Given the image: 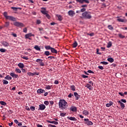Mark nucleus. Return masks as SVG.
I'll return each instance as SVG.
<instances>
[{
	"label": "nucleus",
	"instance_id": "obj_1",
	"mask_svg": "<svg viewBox=\"0 0 127 127\" xmlns=\"http://www.w3.org/2000/svg\"><path fill=\"white\" fill-rule=\"evenodd\" d=\"M68 106L67 103L64 99H60L59 102V107L61 110H65Z\"/></svg>",
	"mask_w": 127,
	"mask_h": 127
},
{
	"label": "nucleus",
	"instance_id": "obj_2",
	"mask_svg": "<svg viewBox=\"0 0 127 127\" xmlns=\"http://www.w3.org/2000/svg\"><path fill=\"white\" fill-rule=\"evenodd\" d=\"M82 15L84 18H86V19H91L92 18L91 12L85 11L82 13Z\"/></svg>",
	"mask_w": 127,
	"mask_h": 127
},
{
	"label": "nucleus",
	"instance_id": "obj_3",
	"mask_svg": "<svg viewBox=\"0 0 127 127\" xmlns=\"http://www.w3.org/2000/svg\"><path fill=\"white\" fill-rule=\"evenodd\" d=\"M84 120L85 124H86L88 126H92L93 125V122L90 121L88 119H85Z\"/></svg>",
	"mask_w": 127,
	"mask_h": 127
},
{
	"label": "nucleus",
	"instance_id": "obj_4",
	"mask_svg": "<svg viewBox=\"0 0 127 127\" xmlns=\"http://www.w3.org/2000/svg\"><path fill=\"white\" fill-rule=\"evenodd\" d=\"M77 2H79V3H90V1L89 0H76Z\"/></svg>",
	"mask_w": 127,
	"mask_h": 127
},
{
	"label": "nucleus",
	"instance_id": "obj_5",
	"mask_svg": "<svg viewBox=\"0 0 127 127\" xmlns=\"http://www.w3.org/2000/svg\"><path fill=\"white\" fill-rule=\"evenodd\" d=\"M14 25H15V26H17L18 27H23V26H24V25H23V23L18 22H14Z\"/></svg>",
	"mask_w": 127,
	"mask_h": 127
},
{
	"label": "nucleus",
	"instance_id": "obj_6",
	"mask_svg": "<svg viewBox=\"0 0 127 127\" xmlns=\"http://www.w3.org/2000/svg\"><path fill=\"white\" fill-rule=\"evenodd\" d=\"M1 44L4 47H8V46H9V43L5 41H2Z\"/></svg>",
	"mask_w": 127,
	"mask_h": 127
},
{
	"label": "nucleus",
	"instance_id": "obj_7",
	"mask_svg": "<svg viewBox=\"0 0 127 127\" xmlns=\"http://www.w3.org/2000/svg\"><path fill=\"white\" fill-rule=\"evenodd\" d=\"M6 19H9V20H11L12 21H16V19L11 16H8L6 18Z\"/></svg>",
	"mask_w": 127,
	"mask_h": 127
},
{
	"label": "nucleus",
	"instance_id": "obj_8",
	"mask_svg": "<svg viewBox=\"0 0 127 127\" xmlns=\"http://www.w3.org/2000/svg\"><path fill=\"white\" fill-rule=\"evenodd\" d=\"M39 107L38 110L43 111L46 109V106L44 104H40L39 105Z\"/></svg>",
	"mask_w": 127,
	"mask_h": 127
},
{
	"label": "nucleus",
	"instance_id": "obj_9",
	"mask_svg": "<svg viewBox=\"0 0 127 127\" xmlns=\"http://www.w3.org/2000/svg\"><path fill=\"white\" fill-rule=\"evenodd\" d=\"M27 74L29 76H35V75H39V72H33V73L28 72Z\"/></svg>",
	"mask_w": 127,
	"mask_h": 127
},
{
	"label": "nucleus",
	"instance_id": "obj_10",
	"mask_svg": "<svg viewBox=\"0 0 127 127\" xmlns=\"http://www.w3.org/2000/svg\"><path fill=\"white\" fill-rule=\"evenodd\" d=\"M70 111L73 112H77V108L75 106H71L70 107Z\"/></svg>",
	"mask_w": 127,
	"mask_h": 127
},
{
	"label": "nucleus",
	"instance_id": "obj_11",
	"mask_svg": "<svg viewBox=\"0 0 127 127\" xmlns=\"http://www.w3.org/2000/svg\"><path fill=\"white\" fill-rule=\"evenodd\" d=\"M68 14L69 16H73V15H75V11L73 10H69L68 12Z\"/></svg>",
	"mask_w": 127,
	"mask_h": 127
},
{
	"label": "nucleus",
	"instance_id": "obj_12",
	"mask_svg": "<svg viewBox=\"0 0 127 127\" xmlns=\"http://www.w3.org/2000/svg\"><path fill=\"white\" fill-rule=\"evenodd\" d=\"M74 96L75 97V100H78L80 98V95L78 94V93L74 92Z\"/></svg>",
	"mask_w": 127,
	"mask_h": 127
},
{
	"label": "nucleus",
	"instance_id": "obj_13",
	"mask_svg": "<svg viewBox=\"0 0 127 127\" xmlns=\"http://www.w3.org/2000/svg\"><path fill=\"white\" fill-rule=\"evenodd\" d=\"M37 92L39 94H42L45 93V90L42 89H39L38 90H37Z\"/></svg>",
	"mask_w": 127,
	"mask_h": 127
},
{
	"label": "nucleus",
	"instance_id": "obj_14",
	"mask_svg": "<svg viewBox=\"0 0 127 127\" xmlns=\"http://www.w3.org/2000/svg\"><path fill=\"white\" fill-rule=\"evenodd\" d=\"M42 9L43 10H42L41 12H42V13H43V14H45L46 15V14H47V11H46V8L43 7L42 8Z\"/></svg>",
	"mask_w": 127,
	"mask_h": 127
},
{
	"label": "nucleus",
	"instance_id": "obj_15",
	"mask_svg": "<svg viewBox=\"0 0 127 127\" xmlns=\"http://www.w3.org/2000/svg\"><path fill=\"white\" fill-rule=\"evenodd\" d=\"M31 36H34V34H32V33H30L29 34H27L25 35V38H29V37H31Z\"/></svg>",
	"mask_w": 127,
	"mask_h": 127
},
{
	"label": "nucleus",
	"instance_id": "obj_16",
	"mask_svg": "<svg viewBox=\"0 0 127 127\" xmlns=\"http://www.w3.org/2000/svg\"><path fill=\"white\" fill-rule=\"evenodd\" d=\"M10 75L13 78H17V77H18V75L15 74V73H14L13 72L10 73Z\"/></svg>",
	"mask_w": 127,
	"mask_h": 127
},
{
	"label": "nucleus",
	"instance_id": "obj_17",
	"mask_svg": "<svg viewBox=\"0 0 127 127\" xmlns=\"http://www.w3.org/2000/svg\"><path fill=\"white\" fill-rule=\"evenodd\" d=\"M118 103L120 104V107H121L122 109H124L125 107V105L124 103H123L121 101H118Z\"/></svg>",
	"mask_w": 127,
	"mask_h": 127
},
{
	"label": "nucleus",
	"instance_id": "obj_18",
	"mask_svg": "<svg viewBox=\"0 0 127 127\" xmlns=\"http://www.w3.org/2000/svg\"><path fill=\"white\" fill-rule=\"evenodd\" d=\"M67 118L68 120H69L70 121H75V122L77 121L76 118H75V117H68Z\"/></svg>",
	"mask_w": 127,
	"mask_h": 127
},
{
	"label": "nucleus",
	"instance_id": "obj_19",
	"mask_svg": "<svg viewBox=\"0 0 127 127\" xmlns=\"http://www.w3.org/2000/svg\"><path fill=\"white\" fill-rule=\"evenodd\" d=\"M47 122L49 124H55L56 125H57L59 124L58 122H55V121H47Z\"/></svg>",
	"mask_w": 127,
	"mask_h": 127
},
{
	"label": "nucleus",
	"instance_id": "obj_20",
	"mask_svg": "<svg viewBox=\"0 0 127 127\" xmlns=\"http://www.w3.org/2000/svg\"><path fill=\"white\" fill-rule=\"evenodd\" d=\"M87 88L89 89V90H93V87L90 84H87L85 86Z\"/></svg>",
	"mask_w": 127,
	"mask_h": 127
},
{
	"label": "nucleus",
	"instance_id": "obj_21",
	"mask_svg": "<svg viewBox=\"0 0 127 127\" xmlns=\"http://www.w3.org/2000/svg\"><path fill=\"white\" fill-rule=\"evenodd\" d=\"M114 103L112 101L109 102V103L106 104L107 107H110L111 106L113 105Z\"/></svg>",
	"mask_w": 127,
	"mask_h": 127
},
{
	"label": "nucleus",
	"instance_id": "obj_22",
	"mask_svg": "<svg viewBox=\"0 0 127 127\" xmlns=\"http://www.w3.org/2000/svg\"><path fill=\"white\" fill-rule=\"evenodd\" d=\"M57 16L58 18V20H59L60 21H62V20L63 19L62 16H61V15L57 14Z\"/></svg>",
	"mask_w": 127,
	"mask_h": 127
},
{
	"label": "nucleus",
	"instance_id": "obj_23",
	"mask_svg": "<svg viewBox=\"0 0 127 127\" xmlns=\"http://www.w3.org/2000/svg\"><path fill=\"white\" fill-rule=\"evenodd\" d=\"M51 51L52 53H55L56 54H57L58 53L57 50H56L55 49L53 48H51Z\"/></svg>",
	"mask_w": 127,
	"mask_h": 127
},
{
	"label": "nucleus",
	"instance_id": "obj_24",
	"mask_svg": "<svg viewBox=\"0 0 127 127\" xmlns=\"http://www.w3.org/2000/svg\"><path fill=\"white\" fill-rule=\"evenodd\" d=\"M82 114L83 115L85 116H88V114H89V113L87 110H83V111L82 112Z\"/></svg>",
	"mask_w": 127,
	"mask_h": 127
},
{
	"label": "nucleus",
	"instance_id": "obj_25",
	"mask_svg": "<svg viewBox=\"0 0 127 127\" xmlns=\"http://www.w3.org/2000/svg\"><path fill=\"white\" fill-rule=\"evenodd\" d=\"M108 61H109V62H110V63H113V62H114V59H113V58H109L107 59Z\"/></svg>",
	"mask_w": 127,
	"mask_h": 127
},
{
	"label": "nucleus",
	"instance_id": "obj_26",
	"mask_svg": "<svg viewBox=\"0 0 127 127\" xmlns=\"http://www.w3.org/2000/svg\"><path fill=\"white\" fill-rule=\"evenodd\" d=\"M77 46H78V43H77L76 41H75L72 44V47H73V48H76V47H77Z\"/></svg>",
	"mask_w": 127,
	"mask_h": 127
},
{
	"label": "nucleus",
	"instance_id": "obj_27",
	"mask_svg": "<svg viewBox=\"0 0 127 127\" xmlns=\"http://www.w3.org/2000/svg\"><path fill=\"white\" fill-rule=\"evenodd\" d=\"M18 67H19V68H23L24 67V64H23L22 63H19L18 64Z\"/></svg>",
	"mask_w": 127,
	"mask_h": 127
},
{
	"label": "nucleus",
	"instance_id": "obj_28",
	"mask_svg": "<svg viewBox=\"0 0 127 127\" xmlns=\"http://www.w3.org/2000/svg\"><path fill=\"white\" fill-rule=\"evenodd\" d=\"M70 89H71L72 91H75V87L74 85H70Z\"/></svg>",
	"mask_w": 127,
	"mask_h": 127
},
{
	"label": "nucleus",
	"instance_id": "obj_29",
	"mask_svg": "<svg viewBox=\"0 0 127 127\" xmlns=\"http://www.w3.org/2000/svg\"><path fill=\"white\" fill-rule=\"evenodd\" d=\"M108 28L110 30H114V27H113V26H112L111 25H109L108 26Z\"/></svg>",
	"mask_w": 127,
	"mask_h": 127
},
{
	"label": "nucleus",
	"instance_id": "obj_30",
	"mask_svg": "<svg viewBox=\"0 0 127 127\" xmlns=\"http://www.w3.org/2000/svg\"><path fill=\"white\" fill-rule=\"evenodd\" d=\"M34 49L37 51H40V48L38 46H35Z\"/></svg>",
	"mask_w": 127,
	"mask_h": 127
},
{
	"label": "nucleus",
	"instance_id": "obj_31",
	"mask_svg": "<svg viewBox=\"0 0 127 127\" xmlns=\"http://www.w3.org/2000/svg\"><path fill=\"white\" fill-rule=\"evenodd\" d=\"M0 105L2 106H6V103L4 101H0Z\"/></svg>",
	"mask_w": 127,
	"mask_h": 127
},
{
	"label": "nucleus",
	"instance_id": "obj_32",
	"mask_svg": "<svg viewBox=\"0 0 127 127\" xmlns=\"http://www.w3.org/2000/svg\"><path fill=\"white\" fill-rule=\"evenodd\" d=\"M45 48L46 50H50V49L51 50V48H52V47H51L50 46H46L45 47Z\"/></svg>",
	"mask_w": 127,
	"mask_h": 127
},
{
	"label": "nucleus",
	"instance_id": "obj_33",
	"mask_svg": "<svg viewBox=\"0 0 127 127\" xmlns=\"http://www.w3.org/2000/svg\"><path fill=\"white\" fill-rule=\"evenodd\" d=\"M5 80H11V77L9 75H7L5 77Z\"/></svg>",
	"mask_w": 127,
	"mask_h": 127
},
{
	"label": "nucleus",
	"instance_id": "obj_34",
	"mask_svg": "<svg viewBox=\"0 0 127 127\" xmlns=\"http://www.w3.org/2000/svg\"><path fill=\"white\" fill-rule=\"evenodd\" d=\"M44 54L46 55V56H49V55H50V52H49V51H45Z\"/></svg>",
	"mask_w": 127,
	"mask_h": 127
},
{
	"label": "nucleus",
	"instance_id": "obj_35",
	"mask_svg": "<svg viewBox=\"0 0 127 127\" xmlns=\"http://www.w3.org/2000/svg\"><path fill=\"white\" fill-rule=\"evenodd\" d=\"M118 21H119V22H125V20L122 19V18H118L117 19Z\"/></svg>",
	"mask_w": 127,
	"mask_h": 127
},
{
	"label": "nucleus",
	"instance_id": "obj_36",
	"mask_svg": "<svg viewBox=\"0 0 127 127\" xmlns=\"http://www.w3.org/2000/svg\"><path fill=\"white\" fill-rule=\"evenodd\" d=\"M100 64H103V65H108V64H109V63L107 62H101Z\"/></svg>",
	"mask_w": 127,
	"mask_h": 127
},
{
	"label": "nucleus",
	"instance_id": "obj_37",
	"mask_svg": "<svg viewBox=\"0 0 127 127\" xmlns=\"http://www.w3.org/2000/svg\"><path fill=\"white\" fill-rule=\"evenodd\" d=\"M111 47H112V42H109L107 45V48H110Z\"/></svg>",
	"mask_w": 127,
	"mask_h": 127
},
{
	"label": "nucleus",
	"instance_id": "obj_38",
	"mask_svg": "<svg viewBox=\"0 0 127 127\" xmlns=\"http://www.w3.org/2000/svg\"><path fill=\"white\" fill-rule=\"evenodd\" d=\"M21 57L22 59H24L25 60H28L29 59L27 57H24V56H21Z\"/></svg>",
	"mask_w": 127,
	"mask_h": 127
},
{
	"label": "nucleus",
	"instance_id": "obj_39",
	"mask_svg": "<svg viewBox=\"0 0 127 127\" xmlns=\"http://www.w3.org/2000/svg\"><path fill=\"white\" fill-rule=\"evenodd\" d=\"M6 51V50L5 49H3V48L0 49V51L1 52H2V53H4V52H5Z\"/></svg>",
	"mask_w": 127,
	"mask_h": 127
},
{
	"label": "nucleus",
	"instance_id": "obj_40",
	"mask_svg": "<svg viewBox=\"0 0 127 127\" xmlns=\"http://www.w3.org/2000/svg\"><path fill=\"white\" fill-rule=\"evenodd\" d=\"M3 15L5 18H6L8 16L7 15V12H4L3 13Z\"/></svg>",
	"mask_w": 127,
	"mask_h": 127
},
{
	"label": "nucleus",
	"instance_id": "obj_41",
	"mask_svg": "<svg viewBox=\"0 0 127 127\" xmlns=\"http://www.w3.org/2000/svg\"><path fill=\"white\" fill-rule=\"evenodd\" d=\"M44 103L46 106H48L49 105V102L48 101H45Z\"/></svg>",
	"mask_w": 127,
	"mask_h": 127
},
{
	"label": "nucleus",
	"instance_id": "obj_42",
	"mask_svg": "<svg viewBox=\"0 0 127 127\" xmlns=\"http://www.w3.org/2000/svg\"><path fill=\"white\" fill-rule=\"evenodd\" d=\"M40 66H44V63H43V61H41L39 63Z\"/></svg>",
	"mask_w": 127,
	"mask_h": 127
},
{
	"label": "nucleus",
	"instance_id": "obj_43",
	"mask_svg": "<svg viewBox=\"0 0 127 127\" xmlns=\"http://www.w3.org/2000/svg\"><path fill=\"white\" fill-rule=\"evenodd\" d=\"M45 88L46 89H47V90H50L51 89V86L47 85L46 86Z\"/></svg>",
	"mask_w": 127,
	"mask_h": 127
},
{
	"label": "nucleus",
	"instance_id": "obj_44",
	"mask_svg": "<svg viewBox=\"0 0 127 127\" xmlns=\"http://www.w3.org/2000/svg\"><path fill=\"white\" fill-rule=\"evenodd\" d=\"M30 109L31 110L32 112H33L35 110V107L31 106V107H30Z\"/></svg>",
	"mask_w": 127,
	"mask_h": 127
},
{
	"label": "nucleus",
	"instance_id": "obj_45",
	"mask_svg": "<svg viewBox=\"0 0 127 127\" xmlns=\"http://www.w3.org/2000/svg\"><path fill=\"white\" fill-rule=\"evenodd\" d=\"M41 61H43V60H41V59H38L36 60V62H37V63H40Z\"/></svg>",
	"mask_w": 127,
	"mask_h": 127
},
{
	"label": "nucleus",
	"instance_id": "obj_46",
	"mask_svg": "<svg viewBox=\"0 0 127 127\" xmlns=\"http://www.w3.org/2000/svg\"><path fill=\"white\" fill-rule=\"evenodd\" d=\"M120 101L121 102H123L124 103H127V101L126 99H121Z\"/></svg>",
	"mask_w": 127,
	"mask_h": 127
},
{
	"label": "nucleus",
	"instance_id": "obj_47",
	"mask_svg": "<svg viewBox=\"0 0 127 127\" xmlns=\"http://www.w3.org/2000/svg\"><path fill=\"white\" fill-rule=\"evenodd\" d=\"M119 37H120V38H125V36L122 35V34H119Z\"/></svg>",
	"mask_w": 127,
	"mask_h": 127
},
{
	"label": "nucleus",
	"instance_id": "obj_48",
	"mask_svg": "<svg viewBox=\"0 0 127 127\" xmlns=\"http://www.w3.org/2000/svg\"><path fill=\"white\" fill-rule=\"evenodd\" d=\"M65 115H66V113H61L60 114V116L62 117H64L65 116Z\"/></svg>",
	"mask_w": 127,
	"mask_h": 127
},
{
	"label": "nucleus",
	"instance_id": "obj_49",
	"mask_svg": "<svg viewBox=\"0 0 127 127\" xmlns=\"http://www.w3.org/2000/svg\"><path fill=\"white\" fill-rule=\"evenodd\" d=\"M49 103L50 105L51 106H53V105H54V102L53 101H50Z\"/></svg>",
	"mask_w": 127,
	"mask_h": 127
},
{
	"label": "nucleus",
	"instance_id": "obj_50",
	"mask_svg": "<svg viewBox=\"0 0 127 127\" xmlns=\"http://www.w3.org/2000/svg\"><path fill=\"white\" fill-rule=\"evenodd\" d=\"M16 72H17V73H21V71L20 70V69H18V68H16L15 69Z\"/></svg>",
	"mask_w": 127,
	"mask_h": 127
},
{
	"label": "nucleus",
	"instance_id": "obj_51",
	"mask_svg": "<svg viewBox=\"0 0 127 127\" xmlns=\"http://www.w3.org/2000/svg\"><path fill=\"white\" fill-rule=\"evenodd\" d=\"M84 11H86V8H83L81 9L80 12H84Z\"/></svg>",
	"mask_w": 127,
	"mask_h": 127
},
{
	"label": "nucleus",
	"instance_id": "obj_52",
	"mask_svg": "<svg viewBox=\"0 0 127 127\" xmlns=\"http://www.w3.org/2000/svg\"><path fill=\"white\" fill-rule=\"evenodd\" d=\"M3 84L6 85V84H8V82L7 80H4L3 82Z\"/></svg>",
	"mask_w": 127,
	"mask_h": 127
},
{
	"label": "nucleus",
	"instance_id": "obj_53",
	"mask_svg": "<svg viewBox=\"0 0 127 127\" xmlns=\"http://www.w3.org/2000/svg\"><path fill=\"white\" fill-rule=\"evenodd\" d=\"M39 31H40V33H42L41 31H43V28H38Z\"/></svg>",
	"mask_w": 127,
	"mask_h": 127
},
{
	"label": "nucleus",
	"instance_id": "obj_54",
	"mask_svg": "<svg viewBox=\"0 0 127 127\" xmlns=\"http://www.w3.org/2000/svg\"><path fill=\"white\" fill-rule=\"evenodd\" d=\"M8 25H9V22H6L5 24L4 25L5 27H7V26H8Z\"/></svg>",
	"mask_w": 127,
	"mask_h": 127
},
{
	"label": "nucleus",
	"instance_id": "obj_55",
	"mask_svg": "<svg viewBox=\"0 0 127 127\" xmlns=\"http://www.w3.org/2000/svg\"><path fill=\"white\" fill-rule=\"evenodd\" d=\"M98 68L99 69H100V70H104V66H99Z\"/></svg>",
	"mask_w": 127,
	"mask_h": 127
},
{
	"label": "nucleus",
	"instance_id": "obj_56",
	"mask_svg": "<svg viewBox=\"0 0 127 127\" xmlns=\"http://www.w3.org/2000/svg\"><path fill=\"white\" fill-rule=\"evenodd\" d=\"M23 32H24L25 33H27V29L26 28L23 29Z\"/></svg>",
	"mask_w": 127,
	"mask_h": 127
},
{
	"label": "nucleus",
	"instance_id": "obj_57",
	"mask_svg": "<svg viewBox=\"0 0 127 127\" xmlns=\"http://www.w3.org/2000/svg\"><path fill=\"white\" fill-rule=\"evenodd\" d=\"M118 94L122 97H124V94H123V92H119Z\"/></svg>",
	"mask_w": 127,
	"mask_h": 127
},
{
	"label": "nucleus",
	"instance_id": "obj_58",
	"mask_svg": "<svg viewBox=\"0 0 127 127\" xmlns=\"http://www.w3.org/2000/svg\"><path fill=\"white\" fill-rule=\"evenodd\" d=\"M41 23V21L40 20H37V24H40Z\"/></svg>",
	"mask_w": 127,
	"mask_h": 127
},
{
	"label": "nucleus",
	"instance_id": "obj_59",
	"mask_svg": "<svg viewBox=\"0 0 127 127\" xmlns=\"http://www.w3.org/2000/svg\"><path fill=\"white\" fill-rule=\"evenodd\" d=\"M88 73H92V74H94V71L91 70H88L87 71Z\"/></svg>",
	"mask_w": 127,
	"mask_h": 127
},
{
	"label": "nucleus",
	"instance_id": "obj_60",
	"mask_svg": "<svg viewBox=\"0 0 127 127\" xmlns=\"http://www.w3.org/2000/svg\"><path fill=\"white\" fill-rule=\"evenodd\" d=\"M11 8L12 9H13V10H16V9H17V8H19L15 7H11Z\"/></svg>",
	"mask_w": 127,
	"mask_h": 127
},
{
	"label": "nucleus",
	"instance_id": "obj_61",
	"mask_svg": "<svg viewBox=\"0 0 127 127\" xmlns=\"http://www.w3.org/2000/svg\"><path fill=\"white\" fill-rule=\"evenodd\" d=\"M72 96L73 97V95H72L71 93H69V94L68 95V98H71Z\"/></svg>",
	"mask_w": 127,
	"mask_h": 127
},
{
	"label": "nucleus",
	"instance_id": "obj_62",
	"mask_svg": "<svg viewBox=\"0 0 127 127\" xmlns=\"http://www.w3.org/2000/svg\"><path fill=\"white\" fill-rule=\"evenodd\" d=\"M46 16L49 19V18H50V15H49V14H48V13H47V14H46Z\"/></svg>",
	"mask_w": 127,
	"mask_h": 127
},
{
	"label": "nucleus",
	"instance_id": "obj_63",
	"mask_svg": "<svg viewBox=\"0 0 127 127\" xmlns=\"http://www.w3.org/2000/svg\"><path fill=\"white\" fill-rule=\"evenodd\" d=\"M81 77H82V78H88V76L85 75L84 74L82 75Z\"/></svg>",
	"mask_w": 127,
	"mask_h": 127
},
{
	"label": "nucleus",
	"instance_id": "obj_64",
	"mask_svg": "<svg viewBox=\"0 0 127 127\" xmlns=\"http://www.w3.org/2000/svg\"><path fill=\"white\" fill-rule=\"evenodd\" d=\"M59 84V81L58 80H55V84Z\"/></svg>",
	"mask_w": 127,
	"mask_h": 127
}]
</instances>
